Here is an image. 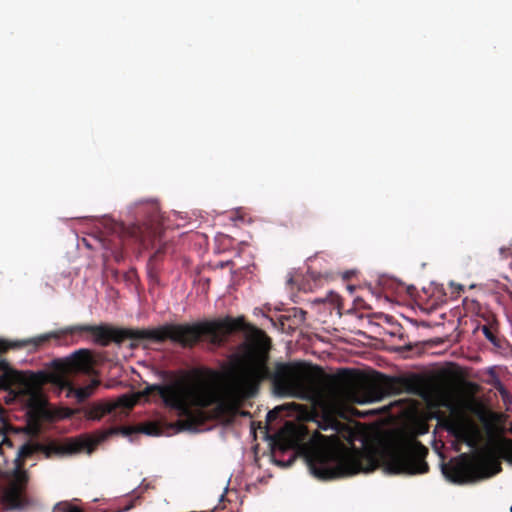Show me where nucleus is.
I'll use <instances>...</instances> for the list:
<instances>
[{
    "mask_svg": "<svg viewBox=\"0 0 512 512\" xmlns=\"http://www.w3.org/2000/svg\"><path fill=\"white\" fill-rule=\"evenodd\" d=\"M271 349V338L263 330L253 327L239 352L229 356L228 373L232 384L225 394L210 382H189L174 375L165 383L148 386L146 391L159 395L165 407L186 417L187 420L181 422L186 427L193 424L190 420L192 408L205 409L215 405L218 413L235 415L239 403L254 397L266 380L270 381L276 396L301 400L316 398L322 386L320 368L293 361H276L271 368Z\"/></svg>",
    "mask_w": 512,
    "mask_h": 512,
    "instance_id": "obj_1",
    "label": "nucleus"
},
{
    "mask_svg": "<svg viewBox=\"0 0 512 512\" xmlns=\"http://www.w3.org/2000/svg\"><path fill=\"white\" fill-rule=\"evenodd\" d=\"M245 326L243 317L226 316L213 320H203L185 324H165L151 329L119 328L108 324H81L66 327L59 331H51L33 338L14 343V347L33 346L35 350L46 345L50 340H58L64 335L88 332L94 337V342L101 346L111 343L122 344L132 340L130 348L138 347V341L149 340L163 343L167 340L178 344L184 349H192L202 341H206L212 349L222 347L233 332L242 330Z\"/></svg>",
    "mask_w": 512,
    "mask_h": 512,
    "instance_id": "obj_2",
    "label": "nucleus"
},
{
    "mask_svg": "<svg viewBox=\"0 0 512 512\" xmlns=\"http://www.w3.org/2000/svg\"><path fill=\"white\" fill-rule=\"evenodd\" d=\"M465 410L482 424L489 441L480 460L458 463L449 468L447 477L455 483L485 479L498 474L502 470L500 459L512 464V440L495 436L503 415L476 399L467 401Z\"/></svg>",
    "mask_w": 512,
    "mask_h": 512,
    "instance_id": "obj_3",
    "label": "nucleus"
},
{
    "mask_svg": "<svg viewBox=\"0 0 512 512\" xmlns=\"http://www.w3.org/2000/svg\"><path fill=\"white\" fill-rule=\"evenodd\" d=\"M308 465L311 473L320 480H333L371 472L377 467L375 457L357 449L345 447L319 449L310 455Z\"/></svg>",
    "mask_w": 512,
    "mask_h": 512,
    "instance_id": "obj_4",
    "label": "nucleus"
},
{
    "mask_svg": "<svg viewBox=\"0 0 512 512\" xmlns=\"http://www.w3.org/2000/svg\"><path fill=\"white\" fill-rule=\"evenodd\" d=\"M0 389L10 390L16 398L25 403L27 422L32 430L38 431L42 422L51 418L46 400L37 387L35 374L28 377L23 372L13 369L5 360H0Z\"/></svg>",
    "mask_w": 512,
    "mask_h": 512,
    "instance_id": "obj_5",
    "label": "nucleus"
},
{
    "mask_svg": "<svg viewBox=\"0 0 512 512\" xmlns=\"http://www.w3.org/2000/svg\"><path fill=\"white\" fill-rule=\"evenodd\" d=\"M428 449L414 440L387 454L385 467L392 474H423L429 469L425 461Z\"/></svg>",
    "mask_w": 512,
    "mask_h": 512,
    "instance_id": "obj_6",
    "label": "nucleus"
},
{
    "mask_svg": "<svg viewBox=\"0 0 512 512\" xmlns=\"http://www.w3.org/2000/svg\"><path fill=\"white\" fill-rule=\"evenodd\" d=\"M443 426L457 441L471 448L477 447L482 438L478 425L463 412L453 411L444 421Z\"/></svg>",
    "mask_w": 512,
    "mask_h": 512,
    "instance_id": "obj_7",
    "label": "nucleus"
},
{
    "mask_svg": "<svg viewBox=\"0 0 512 512\" xmlns=\"http://www.w3.org/2000/svg\"><path fill=\"white\" fill-rule=\"evenodd\" d=\"M138 398L135 395L124 394L115 401H98L85 409V416L89 420H101L109 415L113 419H122L128 416L129 411L136 405Z\"/></svg>",
    "mask_w": 512,
    "mask_h": 512,
    "instance_id": "obj_8",
    "label": "nucleus"
},
{
    "mask_svg": "<svg viewBox=\"0 0 512 512\" xmlns=\"http://www.w3.org/2000/svg\"><path fill=\"white\" fill-rule=\"evenodd\" d=\"M28 483V474L24 466L15 464L13 479L10 485L3 491L2 504L6 509L22 510L31 504L25 494Z\"/></svg>",
    "mask_w": 512,
    "mask_h": 512,
    "instance_id": "obj_9",
    "label": "nucleus"
},
{
    "mask_svg": "<svg viewBox=\"0 0 512 512\" xmlns=\"http://www.w3.org/2000/svg\"><path fill=\"white\" fill-rule=\"evenodd\" d=\"M92 449L93 444L86 440H69L63 444H51L47 446L45 453L47 457L53 455L64 456L81 453L83 451L91 453Z\"/></svg>",
    "mask_w": 512,
    "mask_h": 512,
    "instance_id": "obj_10",
    "label": "nucleus"
},
{
    "mask_svg": "<svg viewBox=\"0 0 512 512\" xmlns=\"http://www.w3.org/2000/svg\"><path fill=\"white\" fill-rule=\"evenodd\" d=\"M407 387V381L402 378H394L385 376L380 383L379 396L377 399H381L383 395L401 394Z\"/></svg>",
    "mask_w": 512,
    "mask_h": 512,
    "instance_id": "obj_11",
    "label": "nucleus"
},
{
    "mask_svg": "<svg viewBox=\"0 0 512 512\" xmlns=\"http://www.w3.org/2000/svg\"><path fill=\"white\" fill-rule=\"evenodd\" d=\"M37 450V447L32 443H24L22 444L16 454V458L14 460L15 464H20V466L25 465L26 459L31 457Z\"/></svg>",
    "mask_w": 512,
    "mask_h": 512,
    "instance_id": "obj_12",
    "label": "nucleus"
},
{
    "mask_svg": "<svg viewBox=\"0 0 512 512\" xmlns=\"http://www.w3.org/2000/svg\"><path fill=\"white\" fill-rule=\"evenodd\" d=\"M482 333L484 334L485 338L495 347L501 348L502 343L500 338L497 336L499 331V326H481L480 327Z\"/></svg>",
    "mask_w": 512,
    "mask_h": 512,
    "instance_id": "obj_13",
    "label": "nucleus"
},
{
    "mask_svg": "<svg viewBox=\"0 0 512 512\" xmlns=\"http://www.w3.org/2000/svg\"><path fill=\"white\" fill-rule=\"evenodd\" d=\"M99 384L100 381L94 379L89 385L76 389L75 396L78 402H83L89 398L93 394L94 390L99 386Z\"/></svg>",
    "mask_w": 512,
    "mask_h": 512,
    "instance_id": "obj_14",
    "label": "nucleus"
},
{
    "mask_svg": "<svg viewBox=\"0 0 512 512\" xmlns=\"http://www.w3.org/2000/svg\"><path fill=\"white\" fill-rule=\"evenodd\" d=\"M129 235L141 245L146 246L148 241L147 228L140 225H133L128 229Z\"/></svg>",
    "mask_w": 512,
    "mask_h": 512,
    "instance_id": "obj_15",
    "label": "nucleus"
},
{
    "mask_svg": "<svg viewBox=\"0 0 512 512\" xmlns=\"http://www.w3.org/2000/svg\"><path fill=\"white\" fill-rule=\"evenodd\" d=\"M75 366L80 370H85L90 366V352L86 349H81L74 353Z\"/></svg>",
    "mask_w": 512,
    "mask_h": 512,
    "instance_id": "obj_16",
    "label": "nucleus"
},
{
    "mask_svg": "<svg viewBox=\"0 0 512 512\" xmlns=\"http://www.w3.org/2000/svg\"><path fill=\"white\" fill-rule=\"evenodd\" d=\"M193 373L196 377L207 378L209 381H217L221 378V373L212 368H198Z\"/></svg>",
    "mask_w": 512,
    "mask_h": 512,
    "instance_id": "obj_17",
    "label": "nucleus"
},
{
    "mask_svg": "<svg viewBox=\"0 0 512 512\" xmlns=\"http://www.w3.org/2000/svg\"><path fill=\"white\" fill-rule=\"evenodd\" d=\"M162 254H163V250L160 248L150 256L149 261L147 263L148 274L150 277H153L156 274L155 265L158 262V260L161 258Z\"/></svg>",
    "mask_w": 512,
    "mask_h": 512,
    "instance_id": "obj_18",
    "label": "nucleus"
},
{
    "mask_svg": "<svg viewBox=\"0 0 512 512\" xmlns=\"http://www.w3.org/2000/svg\"><path fill=\"white\" fill-rule=\"evenodd\" d=\"M480 317L485 321L483 326H499L498 319L494 313L491 311L485 310L480 314Z\"/></svg>",
    "mask_w": 512,
    "mask_h": 512,
    "instance_id": "obj_19",
    "label": "nucleus"
},
{
    "mask_svg": "<svg viewBox=\"0 0 512 512\" xmlns=\"http://www.w3.org/2000/svg\"><path fill=\"white\" fill-rule=\"evenodd\" d=\"M494 388L499 392L502 400L507 403L511 400V395L509 391L506 389V387L503 385V383L500 380H495L493 383Z\"/></svg>",
    "mask_w": 512,
    "mask_h": 512,
    "instance_id": "obj_20",
    "label": "nucleus"
},
{
    "mask_svg": "<svg viewBox=\"0 0 512 512\" xmlns=\"http://www.w3.org/2000/svg\"><path fill=\"white\" fill-rule=\"evenodd\" d=\"M138 429H136L135 427H130V426H124V427H117V428H111L108 430V434H118V433H121L125 436H130L132 434H134L135 432H137Z\"/></svg>",
    "mask_w": 512,
    "mask_h": 512,
    "instance_id": "obj_21",
    "label": "nucleus"
},
{
    "mask_svg": "<svg viewBox=\"0 0 512 512\" xmlns=\"http://www.w3.org/2000/svg\"><path fill=\"white\" fill-rule=\"evenodd\" d=\"M339 381L342 384H350L352 382V375H351L350 370H347V369L343 370L339 374Z\"/></svg>",
    "mask_w": 512,
    "mask_h": 512,
    "instance_id": "obj_22",
    "label": "nucleus"
},
{
    "mask_svg": "<svg viewBox=\"0 0 512 512\" xmlns=\"http://www.w3.org/2000/svg\"><path fill=\"white\" fill-rule=\"evenodd\" d=\"M283 409H284V406H281V407H277V408L269 411L267 413V421L272 422L273 420H275L278 417L279 412Z\"/></svg>",
    "mask_w": 512,
    "mask_h": 512,
    "instance_id": "obj_23",
    "label": "nucleus"
},
{
    "mask_svg": "<svg viewBox=\"0 0 512 512\" xmlns=\"http://www.w3.org/2000/svg\"><path fill=\"white\" fill-rule=\"evenodd\" d=\"M324 420L327 422V424L325 426H320L323 430H326L328 427L336 429V426L338 425L337 420H335L333 417H327Z\"/></svg>",
    "mask_w": 512,
    "mask_h": 512,
    "instance_id": "obj_24",
    "label": "nucleus"
},
{
    "mask_svg": "<svg viewBox=\"0 0 512 512\" xmlns=\"http://www.w3.org/2000/svg\"><path fill=\"white\" fill-rule=\"evenodd\" d=\"M4 446L12 447V443L9 439L3 437L2 434H0V453H2Z\"/></svg>",
    "mask_w": 512,
    "mask_h": 512,
    "instance_id": "obj_25",
    "label": "nucleus"
},
{
    "mask_svg": "<svg viewBox=\"0 0 512 512\" xmlns=\"http://www.w3.org/2000/svg\"><path fill=\"white\" fill-rule=\"evenodd\" d=\"M12 347H14V343H8L5 340L0 339V352H6Z\"/></svg>",
    "mask_w": 512,
    "mask_h": 512,
    "instance_id": "obj_26",
    "label": "nucleus"
},
{
    "mask_svg": "<svg viewBox=\"0 0 512 512\" xmlns=\"http://www.w3.org/2000/svg\"><path fill=\"white\" fill-rule=\"evenodd\" d=\"M154 428H155L154 426L149 425V426L142 428L141 431L150 435L153 433L152 429H154Z\"/></svg>",
    "mask_w": 512,
    "mask_h": 512,
    "instance_id": "obj_27",
    "label": "nucleus"
},
{
    "mask_svg": "<svg viewBox=\"0 0 512 512\" xmlns=\"http://www.w3.org/2000/svg\"><path fill=\"white\" fill-rule=\"evenodd\" d=\"M63 512H81V511L77 508H69V509L64 508Z\"/></svg>",
    "mask_w": 512,
    "mask_h": 512,
    "instance_id": "obj_28",
    "label": "nucleus"
},
{
    "mask_svg": "<svg viewBox=\"0 0 512 512\" xmlns=\"http://www.w3.org/2000/svg\"><path fill=\"white\" fill-rule=\"evenodd\" d=\"M61 509V504H57L54 508V510H60Z\"/></svg>",
    "mask_w": 512,
    "mask_h": 512,
    "instance_id": "obj_29",
    "label": "nucleus"
},
{
    "mask_svg": "<svg viewBox=\"0 0 512 512\" xmlns=\"http://www.w3.org/2000/svg\"><path fill=\"white\" fill-rule=\"evenodd\" d=\"M291 405H292L293 407H295V408L299 406V405H298V404H296V403H292Z\"/></svg>",
    "mask_w": 512,
    "mask_h": 512,
    "instance_id": "obj_30",
    "label": "nucleus"
}]
</instances>
